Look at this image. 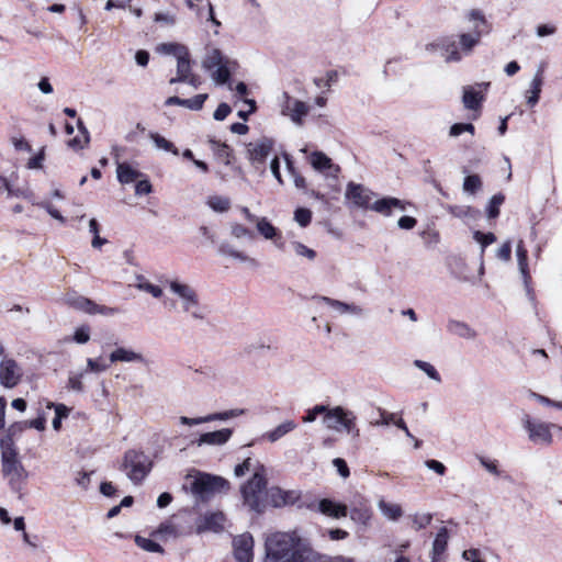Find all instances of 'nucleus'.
Here are the masks:
<instances>
[{
	"mask_svg": "<svg viewBox=\"0 0 562 562\" xmlns=\"http://www.w3.org/2000/svg\"><path fill=\"white\" fill-rule=\"evenodd\" d=\"M263 562H317V559L295 531H277L265 539Z\"/></svg>",
	"mask_w": 562,
	"mask_h": 562,
	"instance_id": "nucleus-1",
	"label": "nucleus"
},
{
	"mask_svg": "<svg viewBox=\"0 0 562 562\" xmlns=\"http://www.w3.org/2000/svg\"><path fill=\"white\" fill-rule=\"evenodd\" d=\"M251 473V477L240 486L243 504L249 510L261 514L267 508V469L258 460L247 458L234 469L237 477Z\"/></svg>",
	"mask_w": 562,
	"mask_h": 562,
	"instance_id": "nucleus-2",
	"label": "nucleus"
},
{
	"mask_svg": "<svg viewBox=\"0 0 562 562\" xmlns=\"http://www.w3.org/2000/svg\"><path fill=\"white\" fill-rule=\"evenodd\" d=\"M2 473L8 480L13 491L21 490L27 473L18 458V452L11 438L3 439L0 442Z\"/></svg>",
	"mask_w": 562,
	"mask_h": 562,
	"instance_id": "nucleus-3",
	"label": "nucleus"
},
{
	"mask_svg": "<svg viewBox=\"0 0 562 562\" xmlns=\"http://www.w3.org/2000/svg\"><path fill=\"white\" fill-rule=\"evenodd\" d=\"M228 486L225 479L202 472L187 474L183 483V490L200 499H206L217 492L227 491Z\"/></svg>",
	"mask_w": 562,
	"mask_h": 562,
	"instance_id": "nucleus-4",
	"label": "nucleus"
},
{
	"mask_svg": "<svg viewBox=\"0 0 562 562\" xmlns=\"http://www.w3.org/2000/svg\"><path fill=\"white\" fill-rule=\"evenodd\" d=\"M169 290L180 303L181 311L194 319H204L205 308L201 305L193 286L179 280L169 281Z\"/></svg>",
	"mask_w": 562,
	"mask_h": 562,
	"instance_id": "nucleus-5",
	"label": "nucleus"
},
{
	"mask_svg": "<svg viewBox=\"0 0 562 562\" xmlns=\"http://www.w3.org/2000/svg\"><path fill=\"white\" fill-rule=\"evenodd\" d=\"M153 462L144 452L128 450L125 452L121 470L135 484L140 483L150 472Z\"/></svg>",
	"mask_w": 562,
	"mask_h": 562,
	"instance_id": "nucleus-6",
	"label": "nucleus"
},
{
	"mask_svg": "<svg viewBox=\"0 0 562 562\" xmlns=\"http://www.w3.org/2000/svg\"><path fill=\"white\" fill-rule=\"evenodd\" d=\"M323 422L328 429L345 431L353 438H358L360 436V430L357 427L356 414L342 406H335L330 408L324 416Z\"/></svg>",
	"mask_w": 562,
	"mask_h": 562,
	"instance_id": "nucleus-7",
	"label": "nucleus"
},
{
	"mask_svg": "<svg viewBox=\"0 0 562 562\" xmlns=\"http://www.w3.org/2000/svg\"><path fill=\"white\" fill-rule=\"evenodd\" d=\"M279 110L280 114L286 117L293 125L302 127L312 110V105L288 92H283L279 98Z\"/></svg>",
	"mask_w": 562,
	"mask_h": 562,
	"instance_id": "nucleus-8",
	"label": "nucleus"
},
{
	"mask_svg": "<svg viewBox=\"0 0 562 562\" xmlns=\"http://www.w3.org/2000/svg\"><path fill=\"white\" fill-rule=\"evenodd\" d=\"M471 23V31L460 34L459 45L463 55L468 56L472 49L480 43L481 36L486 33V20L481 11L472 10L468 14Z\"/></svg>",
	"mask_w": 562,
	"mask_h": 562,
	"instance_id": "nucleus-9",
	"label": "nucleus"
},
{
	"mask_svg": "<svg viewBox=\"0 0 562 562\" xmlns=\"http://www.w3.org/2000/svg\"><path fill=\"white\" fill-rule=\"evenodd\" d=\"M524 429L528 432V439L535 445L549 446L553 441L551 430L561 426L531 419L528 415L522 418Z\"/></svg>",
	"mask_w": 562,
	"mask_h": 562,
	"instance_id": "nucleus-10",
	"label": "nucleus"
},
{
	"mask_svg": "<svg viewBox=\"0 0 562 562\" xmlns=\"http://www.w3.org/2000/svg\"><path fill=\"white\" fill-rule=\"evenodd\" d=\"M273 149V140L267 137L250 142L247 145V157L251 166L256 169L265 171L263 165L266 159L271 155Z\"/></svg>",
	"mask_w": 562,
	"mask_h": 562,
	"instance_id": "nucleus-11",
	"label": "nucleus"
},
{
	"mask_svg": "<svg viewBox=\"0 0 562 562\" xmlns=\"http://www.w3.org/2000/svg\"><path fill=\"white\" fill-rule=\"evenodd\" d=\"M345 196L351 201L355 206L371 210L375 194L361 184L350 182L346 188Z\"/></svg>",
	"mask_w": 562,
	"mask_h": 562,
	"instance_id": "nucleus-12",
	"label": "nucleus"
},
{
	"mask_svg": "<svg viewBox=\"0 0 562 562\" xmlns=\"http://www.w3.org/2000/svg\"><path fill=\"white\" fill-rule=\"evenodd\" d=\"M23 375L21 367L15 360L4 358L0 363V384L12 389L19 384Z\"/></svg>",
	"mask_w": 562,
	"mask_h": 562,
	"instance_id": "nucleus-13",
	"label": "nucleus"
},
{
	"mask_svg": "<svg viewBox=\"0 0 562 562\" xmlns=\"http://www.w3.org/2000/svg\"><path fill=\"white\" fill-rule=\"evenodd\" d=\"M234 557L237 562H252L254 559V539L248 532L234 538Z\"/></svg>",
	"mask_w": 562,
	"mask_h": 562,
	"instance_id": "nucleus-14",
	"label": "nucleus"
},
{
	"mask_svg": "<svg viewBox=\"0 0 562 562\" xmlns=\"http://www.w3.org/2000/svg\"><path fill=\"white\" fill-rule=\"evenodd\" d=\"M460 45L449 37L439 38L427 46V49H439L441 56L446 61H460L462 59V52L459 49Z\"/></svg>",
	"mask_w": 562,
	"mask_h": 562,
	"instance_id": "nucleus-15",
	"label": "nucleus"
},
{
	"mask_svg": "<svg viewBox=\"0 0 562 562\" xmlns=\"http://www.w3.org/2000/svg\"><path fill=\"white\" fill-rule=\"evenodd\" d=\"M411 205L409 202L393 196H384L373 201L371 211L383 216H391L394 210L404 212Z\"/></svg>",
	"mask_w": 562,
	"mask_h": 562,
	"instance_id": "nucleus-16",
	"label": "nucleus"
},
{
	"mask_svg": "<svg viewBox=\"0 0 562 562\" xmlns=\"http://www.w3.org/2000/svg\"><path fill=\"white\" fill-rule=\"evenodd\" d=\"M225 516L221 512L206 513L196 521V531L199 533L205 531L220 532L224 529Z\"/></svg>",
	"mask_w": 562,
	"mask_h": 562,
	"instance_id": "nucleus-17",
	"label": "nucleus"
},
{
	"mask_svg": "<svg viewBox=\"0 0 562 562\" xmlns=\"http://www.w3.org/2000/svg\"><path fill=\"white\" fill-rule=\"evenodd\" d=\"M257 232L267 240L273 241L279 250H284L281 232L267 217L256 220Z\"/></svg>",
	"mask_w": 562,
	"mask_h": 562,
	"instance_id": "nucleus-18",
	"label": "nucleus"
},
{
	"mask_svg": "<svg viewBox=\"0 0 562 562\" xmlns=\"http://www.w3.org/2000/svg\"><path fill=\"white\" fill-rule=\"evenodd\" d=\"M312 167L327 177H336L340 168L331 162V159L322 151H314L311 155Z\"/></svg>",
	"mask_w": 562,
	"mask_h": 562,
	"instance_id": "nucleus-19",
	"label": "nucleus"
},
{
	"mask_svg": "<svg viewBox=\"0 0 562 562\" xmlns=\"http://www.w3.org/2000/svg\"><path fill=\"white\" fill-rule=\"evenodd\" d=\"M232 430L228 428H223L220 430L205 432L200 436V438L196 440L198 447H201L203 445L207 446H222L226 443L229 438L232 437Z\"/></svg>",
	"mask_w": 562,
	"mask_h": 562,
	"instance_id": "nucleus-20",
	"label": "nucleus"
},
{
	"mask_svg": "<svg viewBox=\"0 0 562 562\" xmlns=\"http://www.w3.org/2000/svg\"><path fill=\"white\" fill-rule=\"evenodd\" d=\"M319 302L325 303L334 312H336L339 315L350 314V315L359 316V315L363 314L362 307H360V306H358L356 304L345 303V302H341V301H338V300H334V299H330V297H327V296L319 297Z\"/></svg>",
	"mask_w": 562,
	"mask_h": 562,
	"instance_id": "nucleus-21",
	"label": "nucleus"
},
{
	"mask_svg": "<svg viewBox=\"0 0 562 562\" xmlns=\"http://www.w3.org/2000/svg\"><path fill=\"white\" fill-rule=\"evenodd\" d=\"M543 79L542 70L538 69L532 80L530 81L529 89L526 91V103L528 106L533 108L540 99Z\"/></svg>",
	"mask_w": 562,
	"mask_h": 562,
	"instance_id": "nucleus-22",
	"label": "nucleus"
},
{
	"mask_svg": "<svg viewBox=\"0 0 562 562\" xmlns=\"http://www.w3.org/2000/svg\"><path fill=\"white\" fill-rule=\"evenodd\" d=\"M318 510L322 514L336 519L346 517L348 514V508L346 505L333 502L328 498L319 501Z\"/></svg>",
	"mask_w": 562,
	"mask_h": 562,
	"instance_id": "nucleus-23",
	"label": "nucleus"
},
{
	"mask_svg": "<svg viewBox=\"0 0 562 562\" xmlns=\"http://www.w3.org/2000/svg\"><path fill=\"white\" fill-rule=\"evenodd\" d=\"M228 60H231V58L218 48L207 47L205 56L202 59V68L209 72L215 68V65L228 63Z\"/></svg>",
	"mask_w": 562,
	"mask_h": 562,
	"instance_id": "nucleus-24",
	"label": "nucleus"
},
{
	"mask_svg": "<svg viewBox=\"0 0 562 562\" xmlns=\"http://www.w3.org/2000/svg\"><path fill=\"white\" fill-rule=\"evenodd\" d=\"M110 362H144V356L140 352H136L132 349L119 347L110 353Z\"/></svg>",
	"mask_w": 562,
	"mask_h": 562,
	"instance_id": "nucleus-25",
	"label": "nucleus"
},
{
	"mask_svg": "<svg viewBox=\"0 0 562 562\" xmlns=\"http://www.w3.org/2000/svg\"><path fill=\"white\" fill-rule=\"evenodd\" d=\"M484 95L481 91L476 90L473 86H467L463 88L462 102L465 109L472 111H479L481 109Z\"/></svg>",
	"mask_w": 562,
	"mask_h": 562,
	"instance_id": "nucleus-26",
	"label": "nucleus"
},
{
	"mask_svg": "<svg viewBox=\"0 0 562 562\" xmlns=\"http://www.w3.org/2000/svg\"><path fill=\"white\" fill-rule=\"evenodd\" d=\"M143 173L128 162H117L116 178L120 183L128 184L140 178Z\"/></svg>",
	"mask_w": 562,
	"mask_h": 562,
	"instance_id": "nucleus-27",
	"label": "nucleus"
},
{
	"mask_svg": "<svg viewBox=\"0 0 562 562\" xmlns=\"http://www.w3.org/2000/svg\"><path fill=\"white\" fill-rule=\"evenodd\" d=\"M293 502L292 494L278 486L267 488V506L281 507Z\"/></svg>",
	"mask_w": 562,
	"mask_h": 562,
	"instance_id": "nucleus-28",
	"label": "nucleus"
},
{
	"mask_svg": "<svg viewBox=\"0 0 562 562\" xmlns=\"http://www.w3.org/2000/svg\"><path fill=\"white\" fill-rule=\"evenodd\" d=\"M236 66V63L231 59L228 63H223L221 65H215V68L213 70H210V77L216 85H224L226 83L232 75V71L234 70Z\"/></svg>",
	"mask_w": 562,
	"mask_h": 562,
	"instance_id": "nucleus-29",
	"label": "nucleus"
},
{
	"mask_svg": "<svg viewBox=\"0 0 562 562\" xmlns=\"http://www.w3.org/2000/svg\"><path fill=\"white\" fill-rule=\"evenodd\" d=\"M191 63L189 50L177 59V77L170 79V83L184 82L191 75Z\"/></svg>",
	"mask_w": 562,
	"mask_h": 562,
	"instance_id": "nucleus-30",
	"label": "nucleus"
},
{
	"mask_svg": "<svg viewBox=\"0 0 562 562\" xmlns=\"http://www.w3.org/2000/svg\"><path fill=\"white\" fill-rule=\"evenodd\" d=\"M447 329L452 335L464 339H474L476 337L475 330L472 329L468 324L460 321L450 319L447 324Z\"/></svg>",
	"mask_w": 562,
	"mask_h": 562,
	"instance_id": "nucleus-31",
	"label": "nucleus"
},
{
	"mask_svg": "<svg viewBox=\"0 0 562 562\" xmlns=\"http://www.w3.org/2000/svg\"><path fill=\"white\" fill-rule=\"evenodd\" d=\"M221 255L228 256L235 260H238L240 262L248 263L251 267H257L258 262L255 258L249 257L245 252L236 250L232 245L229 244H222L218 249Z\"/></svg>",
	"mask_w": 562,
	"mask_h": 562,
	"instance_id": "nucleus-32",
	"label": "nucleus"
},
{
	"mask_svg": "<svg viewBox=\"0 0 562 562\" xmlns=\"http://www.w3.org/2000/svg\"><path fill=\"white\" fill-rule=\"evenodd\" d=\"M296 423L294 420H285L278 425L272 430L265 434L266 439L269 442H277L282 437L288 435L289 432L293 431L296 428Z\"/></svg>",
	"mask_w": 562,
	"mask_h": 562,
	"instance_id": "nucleus-33",
	"label": "nucleus"
},
{
	"mask_svg": "<svg viewBox=\"0 0 562 562\" xmlns=\"http://www.w3.org/2000/svg\"><path fill=\"white\" fill-rule=\"evenodd\" d=\"M378 508L386 519L392 521L398 520L403 515L402 507L398 504L383 499L379 501Z\"/></svg>",
	"mask_w": 562,
	"mask_h": 562,
	"instance_id": "nucleus-34",
	"label": "nucleus"
},
{
	"mask_svg": "<svg viewBox=\"0 0 562 562\" xmlns=\"http://www.w3.org/2000/svg\"><path fill=\"white\" fill-rule=\"evenodd\" d=\"M135 284L134 286L138 289L139 291L149 293L153 297L159 299L162 296V289L156 284H153L149 282L144 276L137 274L135 277Z\"/></svg>",
	"mask_w": 562,
	"mask_h": 562,
	"instance_id": "nucleus-35",
	"label": "nucleus"
},
{
	"mask_svg": "<svg viewBox=\"0 0 562 562\" xmlns=\"http://www.w3.org/2000/svg\"><path fill=\"white\" fill-rule=\"evenodd\" d=\"M209 143L216 158L223 161L226 166H229L232 164L233 154L228 145L215 139H210Z\"/></svg>",
	"mask_w": 562,
	"mask_h": 562,
	"instance_id": "nucleus-36",
	"label": "nucleus"
},
{
	"mask_svg": "<svg viewBox=\"0 0 562 562\" xmlns=\"http://www.w3.org/2000/svg\"><path fill=\"white\" fill-rule=\"evenodd\" d=\"M290 249L295 257L306 259L310 262L314 261L317 257V252L313 248H310L299 240H292L290 243Z\"/></svg>",
	"mask_w": 562,
	"mask_h": 562,
	"instance_id": "nucleus-37",
	"label": "nucleus"
},
{
	"mask_svg": "<svg viewBox=\"0 0 562 562\" xmlns=\"http://www.w3.org/2000/svg\"><path fill=\"white\" fill-rule=\"evenodd\" d=\"M449 539V532L446 527H441L436 535L432 543V552L435 557L442 554L447 548Z\"/></svg>",
	"mask_w": 562,
	"mask_h": 562,
	"instance_id": "nucleus-38",
	"label": "nucleus"
},
{
	"mask_svg": "<svg viewBox=\"0 0 562 562\" xmlns=\"http://www.w3.org/2000/svg\"><path fill=\"white\" fill-rule=\"evenodd\" d=\"M516 256H517L520 273L522 274L525 283H527L528 279H529L528 263H527V249L525 248L522 240H520L517 244Z\"/></svg>",
	"mask_w": 562,
	"mask_h": 562,
	"instance_id": "nucleus-39",
	"label": "nucleus"
},
{
	"mask_svg": "<svg viewBox=\"0 0 562 562\" xmlns=\"http://www.w3.org/2000/svg\"><path fill=\"white\" fill-rule=\"evenodd\" d=\"M413 364L420 371H423L430 380L436 383H441V375L438 370L430 362L424 360H414Z\"/></svg>",
	"mask_w": 562,
	"mask_h": 562,
	"instance_id": "nucleus-40",
	"label": "nucleus"
},
{
	"mask_svg": "<svg viewBox=\"0 0 562 562\" xmlns=\"http://www.w3.org/2000/svg\"><path fill=\"white\" fill-rule=\"evenodd\" d=\"M157 52L165 55H173L178 59L182 54H187L188 48L178 43H162L157 46Z\"/></svg>",
	"mask_w": 562,
	"mask_h": 562,
	"instance_id": "nucleus-41",
	"label": "nucleus"
},
{
	"mask_svg": "<svg viewBox=\"0 0 562 562\" xmlns=\"http://www.w3.org/2000/svg\"><path fill=\"white\" fill-rule=\"evenodd\" d=\"M149 138L153 140L156 148L178 155V148L170 140L166 139L158 133H150Z\"/></svg>",
	"mask_w": 562,
	"mask_h": 562,
	"instance_id": "nucleus-42",
	"label": "nucleus"
},
{
	"mask_svg": "<svg viewBox=\"0 0 562 562\" xmlns=\"http://www.w3.org/2000/svg\"><path fill=\"white\" fill-rule=\"evenodd\" d=\"M86 374V371H71L68 375L67 387L74 392L80 393L83 392L85 385L82 383V379Z\"/></svg>",
	"mask_w": 562,
	"mask_h": 562,
	"instance_id": "nucleus-43",
	"label": "nucleus"
},
{
	"mask_svg": "<svg viewBox=\"0 0 562 562\" xmlns=\"http://www.w3.org/2000/svg\"><path fill=\"white\" fill-rule=\"evenodd\" d=\"M371 516L372 513L367 506L355 507L350 510L351 520L364 526L369 524Z\"/></svg>",
	"mask_w": 562,
	"mask_h": 562,
	"instance_id": "nucleus-44",
	"label": "nucleus"
},
{
	"mask_svg": "<svg viewBox=\"0 0 562 562\" xmlns=\"http://www.w3.org/2000/svg\"><path fill=\"white\" fill-rule=\"evenodd\" d=\"M206 204L215 212H226L231 206V201L225 196L212 195L207 199Z\"/></svg>",
	"mask_w": 562,
	"mask_h": 562,
	"instance_id": "nucleus-45",
	"label": "nucleus"
},
{
	"mask_svg": "<svg viewBox=\"0 0 562 562\" xmlns=\"http://www.w3.org/2000/svg\"><path fill=\"white\" fill-rule=\"evenodd\" d=\"M135 543L137 544V547H139L140 549H143L144 551H147V552H156V553L164 552V549L159 543L155 542L151 539L142 537V536L135 537Z\"/></svg>",
	"mask_w": 562,
	"mask_h": 562,
	"instance_id": "nucleus-46",
	"label": "nucleus"
},
{
	"mask_svg": "<svg viewBox=\"0 0 562 562\" xmlns=\"http://www.w3.org/2000/svg\"><path fill=\"white\" fill-rule=\"evenodd\" d=\"M244 413H245L244 409H238V408L229 409V411L222 412V413H214V414L204 416V423H209V422H213V420H227L231 418L238 417V416L243 415Z\"/></svg>",
	"mask_w": 562,
	"mask_h": 562,
	"instance_id": "nucleus-47",
	"label": "nucleus"
},
{
	"mask_svg": "<svg viewBox=\"0 0 562 562\" xmlns=\"http://www.w3.org/2000/svg\"><path fill=\"white\" fill-rule=\"evenodd\" d=\"M283 157H284V160H285L286 169H288L289 173L293 178L294 186L297 189H305L306 188V180H305V178L296 172V170H295V168L293 166V162L290 159L288 154H284Z\"/></svg>",
	"mask_w": 562,
	"mask_h": 562,
	"instance_id": "nucleus-48",
	"label": "nucleus"
},
{
	"mask_svg": "<svg viewBox=\"0 0 562 562\" xmlns=\"http://www.w3.org/2000/svg\"><path fill=\"white\" fill-rule=\"evenodd\" d=\"M91 329L88 325L77 327L71 336V341L78 345H85L90 340Z\"/></svg>",
	"mask_w": 562,
	"mask_h": 562,
	"instance_id": "nucleus-49",
	"label": "nucleus"
},
{
	"mask_svg": "<svg viewBox=\"0 0 562 562\" xmlns=\"http://www.w3.org/2000/svg\"><path fill=\"white\" fill-rule=\"evenodd\" d=\"M78 127L80 133L82 134V137H75L68 143V145L75 149L83 148L89 143V133L81 120L78 121Z\"/></svg>",
	"mask_w": 562,
	"mask_h": 562,
	"instance_id": "nucleus-50",
	"label": "nucleus"
},
{
	"mask_svg": "<svg viewBox=\"0 0 562 562\" xmlns=\"http://www.w3.org/2000/svg\"><path fill=\"white\" fill-rule=\"evenodd\" d=\"M504 202V195L495 194L491 198L488 205L486 207L487 216L490 218H495L499 214V207Z\"/></svg>",
	"mask_w": 562,
	"mask_h": 562,
	"instance_id": "nucleus-51",
	"label": "nucleus"
},
{
	"mask_svg": "<svg viewBox=\"0 0 562 562\" xmlns=\"http://www.w3.org/2000/svg\"><path fill=\"white\" fill-rule=\"evenodd\" d=\"M207 99L206 93L196 94L191 99H183L182 106L198 111L203 108L205 100Z\"/></svg>",
	"mask_w": 562,
	"mask_h": 562,
	"instance_id": "nucleus-52",
	"label": "nucleus"
},
{
	"mask_svg": "<svg viewBox=\"0 0 562 562\" xmlns=\"http://www.w3.org/2000/svg\"><path fill=\"white\" fill-rule=\"evenodd\" d=\"M109 364H106L102 358H98V359H92V358H88L87 359V368L85 369L86 373L87 372H92V373H101V372H104L109 369Z\"/></svg>",
	"mask_w": 562,
	"mask_h": 562,
	"instance_id": "nucleus-53",
	"label": "nucleus"
},
{
	"mask_svg": "<svg viewBox=\"0 0 562 562\" xmlns=\"http://www.w3.org/2000/svg\"><path fill=\"white\" fill-rule=\"evenodd\" d=\"M482 187L481 178L477 175H471L465 177L463 181V190L468 193H475Z\"/></svg>",
	"mask_w": 562,
	"mask_h": 562,
	"instance_id": "nucleus-54",
	"label": "nucleus"
},
{
	"mask_svg": "<svg viewBox=\"0 0 562 562\" xmlns=\"http://www.w3.org/2000/svg\"><path fill=\"white\" fill-rule=\"evenodd\" d=\"M294 221L301 226L306 227L312 221V212L305 207H299L294 212Z\"/></svg>",
	"mask_w": 562,
	"mask_h": 562,
	"instance_id": "nucleus-55",
	"label": "nucleus"
},
{
	"mask_svg": "<svg viewBox=\"0 0 562 562\" xmlns=\"http://www.w3.org/2000/svg\"><path fill=\"white\" fill-rule=\"evenodd\" d=\"M338 78V74L335 70H329L326 72L324 77L315 78L314 83L317 87L330 88V86L336 82Z\"/></svg>",
	"mask_w": 562,
	"mask_h": 562,
	"instance_id": "nucleus-56",
	"label": "nucleus"
},
{
	"mask_svg": "<svg viewBox=\"0 0 562 562\" xmlns=\"http://www.w3.org/2000/svg\"><path fill=\"white\" fill-rule=\"evenodd\" d=\"M330 408L325 405H316L313 408L308 409L306 415L303 417L304 423H313L316 420L317 416L319 414H324V416L327 414V412Z\"/></svg>",
	"mask_w": 562,
	"mask_h": 562,
	"instance_id": "nucleus-57",
	"label": "nucleus"
},
{
	"mask_svg": "<svg viewBox=\"0 0 562 562\" xmlns=\"http://www.w3.org/2000/svg\"><path fill=\"white\" fill-rule=\"evenodd\" d=\"M474 130H475L474 125L471 123H456V124L451 125L449 135L452 137H457L464 132H468L473 135Z\"/></svg>",
	"mask_w": 562,
	"mask_h": 562,
	"instance_id": "nucleus-58",
	"label": "nucleus"
},
{
	"mask_svg": "<svg viewBox=\"0 0 562 562\" xmlns=\"http://www.w3.org/2000/svg\"><path fill=\"white\" fill-rule=\"evenodd\" d=\"M380 418L371 422L372 426L379 427V426H389L390 424H394L396 414L395 413H389L384 409H379Z\"/></svg>",
	"mask_w": 562,
	"mask_h": 562,
	"instance_id": "nucleus-59",
	"label": "nucleus"
},
{
	"mask_svg": "<svg viewBox=\"0 0 562 562\" xmlns=\"http://www.w3.org/2000/svg\"><path fill=\"white\" fill-rule=\"evenodd\" d=\"M473 238L482 246V252L485 247L493 244L496 240V236L493 233H481L480 231L474 232Z\"/></svg>",
	"mask_w": 562,
	"mask_h": 562,
	"instance_id": "nucleus-60",
	"label": "nucleus"
},
{
	"mask_svg": "<svg viewBox=\"0 0 562 562\" xmlns=\"http://www.w3.org/2000/svg\"><path fill=\"white\" fill-rule=\"evenodd\" d=\"M231 234L236 239L252 237V233L246 226L239 223L231 224Z\"/></svg>",
	"mask_w": 562,
	"mask_h": 562,
	"instance_id": "nucleus-61",
	"label": "nucleus"
},
{
	"mask_svg": "<svg viewBox=\"0 0 562 562\" xmlns=\"http://www.w3.org/2000/svg\"><path fill=\"white\" fill-rule=\"evenodd\" d=\"M432 519L430 514H416L412 517L413 527L416 530L427 527Z\"/></svg>",
	"mask_w": 562,
	"mask_h": 562,
	"instance_id": "nucleus-62",
	"label": "nucleus"
},
{
	"mask_svg": "<svg viewBox=\"0 0 562 562\" xmlns=\"http://www.w3.org/2000/svg\"><path fill=\"white\" fill-rule=\"evenodd\" d=\"M37 205L45 209L52 217L59 221L61 224L66 222L65 217L60 214V212L57 209H55L49 202L42 201L37 203Z\"/></svg>",
	"mask_w": 562,
	"mask_h": 562,
	"instance_id": "nucleus-63",
	"label": "nucleus"
},
{
	"mask_svg": "<svg viewBox=\"0 0 562 562\" xmlns=\"http://www.w3.org/2000/svg\"><path fill=\"white\" fill-rule=\"evenodd\" d=\"M462 558L469 562H485L481 558V553L477 549L464 550L462 553Z\"/></svg>",
	"mask_w": 562,
	"mask_h": 562,
	"instance_id": "nucleus-64",
	"label": "nucleus"
}]
</instances>
